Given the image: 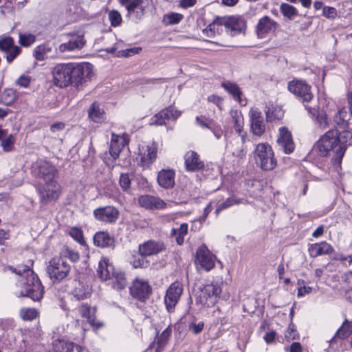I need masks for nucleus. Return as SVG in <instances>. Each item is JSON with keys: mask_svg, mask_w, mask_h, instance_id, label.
<instances>
[{"mask_svg": "<svg viewBox=\"0 0 352 352\" xmlns=\"http://www.w3.org/2000/svg\"><path fill=\"white\" fill-rule=\"evenodd\" d=\"M195 120L197 124L201 126V128L208 129L210 124L214 120L210 119L204 116H199L196 117Z\"/></svg>", "mask_w": 352, "mask_h": 352, "instance_id": "58", "label": "nucleus"}, {"mask_svg": "<svg viewBox=\"0 0 352 352\" xmlns=\"http://www.w3.org/2000/svg\"><path fill=\"white\" fill-rule=\"evenodd\" d=\"M247 134H242L226 144L227 149L230 151L234 156L242 158L245 155L246 151L244 144L246 140Z\"/></svg>", "mask_w": 352, "mask_h": 352, "instance_id": "26", "label": "nucleus"}, {"mask_svg": "<svg viewBox=\"0 0 352 352\" xmlns=\"http://www.w3.org/2000/svg\"><path fill=\"white\" fill-rule=\"evenodd\" d=\"M276 26L277 23L276 21L269 16H265L259 19L256 27V31L259 37H263L270 32L274 30Z\"/></svg>", "mask_w": 352, "mask_h": 352, "instance_id": "28", "label": "nucleus"}, {"mask_svg": "<svg viewBox=\"0 0 352 352\" xmlns=\"http://www.w3.org/2000/svg\"><path fill=\"white\" fill-rule=\"evenodd\" d=\"M91 288L88 285H84L78 281L76 283L73 290V295L77 300H83L89 296Z\"/></svg>", "mask_w": 352, "mask_h": 352, "instance_id": "37", "label": "nucleus"}, {"mask_svg": "<svg viewBox=\"0 0 352 352\" xmlns=\"http://www.w3.org/2000/svg\"><path fill=\"white\" fill-rule=\"evenodd\" d=\"M94 243L96 246L107 248L113 245L114 239L107 232H98L94 236Z\"/></svg>", "mask_w": 352, "mask_h": 352, "instance_id": "32", "label": "nucleus"}, {"mask_svg": "<svg viewBox=\"0 0 352 352\" xmlns=\"http://www.w3.org/2000/svg\"><path fill=\"white\" fill-rule=\"evenodd\" d=\"M250 130L256 136H261L265 131V125L261 112L256 108H252L249 112Z\"/></svg>", "mask_w": 352, "mask_h": 352, "instance_id": "19", "label": "nucleus"}, {"mask_svg": "<svg viewBox=\"0 0 352 352\" xmlns=\"http://www.w3.org/2000/svg\"><path fill=\"white\" fill-rule=\"evenodd\" d=\"M104 110L96 102H94L89 109V116L95 122H100L104 118Z\"/></svg>", "mask_w": 352, "mask_h": 352, "instance_id": "41", "label": "nucleus"}, {"mask_svg": "<svg viewBox=\"0 0 352 352\" xmlns=\"http://www.w3.org/2000/svg\"><path fill=\"white\" fill-rule=\"evenodd\" d=\"M52 51L48 44H42L35 47L34 56L37 60H43L47 58V54Z\"/></svg>", "mask_w": 352, "mask_h": 352, "instance_id": "43", "label": "nucleus"}, {"mask_svg": "<svg viewBox=\"0 0 352 352\" xmlns=\"http://www.w3.org/2000/svg\"><path fill=\"white\" fill-rule=\"evenodd\" d=\"M279 135L277 142L287 154L292 153L294 150V143L291 132L285 126H281L278 129Z\"/></svg>", "mask_w": 352, "mask_h": 352, "instance_id": "21", "label": "nucleus"}, {"mask_svg": "<svg viewBox=\"0 0 352 352\" xmlns=\"http://www.w3.org/2000/svg\"><path fill=\"white\" fill-rule=\"evenodd\" d=\"M166 112H167V111H166V109H164L160 111L157 114H155L154 116H153L151 118L150 124L151 125L156 124V125H159V126L166 125V122L168 120H169L168 118V114Z\"/></svg>", "mask_w": 352, "mask_h": 352, "instance_id": "44", "label": "nucleus"}, {"mask_svg": "<svg viewBox=\"0 0 352 352\" xmlns=\"http://www.w3.org/2000/svg\"><path fill=\"white\" fill-rule=\"evenodd\" d=\"M69 235L81 246L87 247L86 240L84 237L83 231L78 227H71L68 230Z\"/></svg>", "mask_w": 352, "mask_h": 352, "instance_id": "40", "label": "nucleus"}, {"mask_svg": "<svg viewBox=\"0 0 352 352\" xmlns=\"http://www.w3.org/2000/svg\"><path fill=\"white\" fill-rule=\"evenodd\" d=\"M183 292L182 284L179 281H175L170 284L166 289L164 296V303L168 312H173L175 306L178 303Z\"/></svg>", "mask_w": 352, "mask_h": 352, "instance_id": "13", "label": "nucleus"}, {"mask_svg": "<svg viewBox=\"0 0 352 352\" xmlns=\"http://www.w3.org/2000/svg\"><path fill=\"white\" fill-rule=\"evenodd\" d=\"M39 200L42 205L45 206L56 201L62 192L60 185L56 179L45 182L36 188Z\"/></svg>", "mask_w": 352, "mask_h": 352, "instance_id": "6", "label": "nucleus"}, {"mask_svg": "<svg viewBox=\"0 0 352 352\" xmlns=\"http://www.w3.org/2000/svg\"><path fill=\"white\" fill-rule=\"evenodd\" d=\"M166 111H167L168 118V120L173 119L176 120L182 114L181 111L174 109L172 107H169L168 108L165 109Z\"/></svg>", "mask_w": 352, "mask_h": 352, "instance_id": "62", "label": "nucleus"}, {"mask_svg": "<svg viewBox=\"0 0 352 352\" xmlns=\"http://www.w3.org/2000/svg\"><path fill=\"white\" fill-rule=\"evenodd\" d=\"M138 203L148 210H161L166 206V204L160 198L152 195H142L138 199Z\"/></svg>", "mask_w": 352, "mask_h": 352, "instance_id": "25", "label": "nucleus"}, {"mask_svg": "<svg viewBox=\"0 0 352 352\" xmlns=\"http://www.w3.org/2000/svg\"><path fill=\"white\" fill-rule=\"evenodd\" d=\"M93 214L95 219L100 222L113 223L118 219L120 212L114 206H107L95 209Z\"/></svg>", "mask_w": 352, "mask_h": 352, "instance_id": "16", "label": "nucleus"}, {"mask_svg": "<svg viewBox=\"0 0 352 352\" xmlns=\"http://www.w3.org/2000/svg\"><path fill=\"white\" fill-rule=\"evenodd\" d=\"M96 271L101 280L113 279V286L118 290L125 288L127 285L125 274L122 272L116 271L107 258H102L99 261Z\"/></svg>", "mask_w": 352, "mask_h": 352, "instance_id": "3", "label": "nucleus"}, {"mask_svg": "<svg viewBox=\"0 0 352 352\" xmlns=\"http://www.w3.org/2000/svg\"><path fill=\"white\" fill-rule=\"evenodd\" d=\"M15 138L13 135L10 134L3 140H1V146L5 152H10L14 148Z\"/></svg>", "mask_w": 352, "mask_h": 352, "instance_id": "49", "label": "nucleus"}, {"mask_svg": "<svg viewBox=\"0 0 352 352\" xmlns=\"http://www.w3.org/2000/svg\"><path fill=\"white\" fill-rule=\"evenodd\" d=\"M32 173L45 182L55 179L57 169L48 161L38 160L32 166Z\"/></svg>", "mask_w": 352, "mask_h": 352, "instance_id": "10", "label": "nucleus"}, {"mask_svg": "<svg viewBox=\"0 0 352 352\" xmlns=\"http://www.w3.org/2000/svg\"><path fill=\"white\" fill-rule=\"evenodd\" d=\"M254 160L256 164L263 170H272L276 166L272 148L267 143L257 144L254 150Z\"/></svg>", "mask_w": 352, "mask_h": 352, "instance_id": "5", "label": "nucleus"}, {"mask_svg": "<svg viewBox=\"0 0 352 352\" xmlns=\"http://www.w3.org/2000/svg\"><path fill=\"white\" fill-rule=\"evenodd\" d=\"M21 48L18 46L13 45L8 52L6 55V60L8 63H10L19 54L21 53Z\"/></svg>", "mask_w": 352, "mask_h": 352, "instance_id": "56", "label": "nucleus"}, {"mask_svg": "<svg viewBox=\"0 0 352 352\" xmlns=\"http://www.w3.org/2000/svg\"><path fill=\"white\" fill-rule=\"evenodd\" d=\"M164 243L160 240H148L139 245L138 251L142 256L157 255L165 250Z\"/></svg>", "mask_w": 352, "mask_h": 352, "instance_id": "17", "label": "nucleus"}, {"mask_svg": "<svg viewBox=\"0 0 352 352\" xmlns=\"http://www.w3.org/2000/svg\"><path fill=\"white\" fill-rule=\"evenodd\" d=\"M85 43L83 36L74 35L67 42L59 45L57 50L60 53L80 50L84 47Z\"/></svg>", "mask_w": 352, "mask_h": 352, "instance_id": "23", "label": "nucleus"}, {"mask_svg": "<svg viewBox=\"0 0 352 352\" xmlns=\"http://www.w3.org/2000/svg\"><path fill=\"white\" fill-rule=\"evenodd\" d=\"M351 144H352V140L341 138L338 129H331L316 142L314 147L323 156H327L331 151L335 152L333 160L336 164L339 165L346 151V146Z\"/></svg>", "mask_w": 352, "mask_h": 352, "instance_id": "1", "label": "nucleus"}, {"mask_svg": "<svg viewBox=\"0 0 352 352\" xmlns=\"http://www.w3.org/2000/svg\"><path fill=\"white\" fill-rule=\"evenodd\" d=\"M175 171L172 169H163L158 173L157 182L164 188H173L175 184Z\"/></svg>", "mask_w": 352, "mask_h": 352, "instance_id": "30", "label": "nucleus"}, {"mask_svg": "<svg viewBox=\"0 0 352 352\" xmlns=\"http://www.w3.org/2000/svg\"><path fill=\"white\" fill-rule=\"evenodd\" d=\"M208 129L213 133L217 140L220 139L223 134V131L221 129V125L217 124L214 120H213L210 124Z\"/></svg>", "mask_w": 352, "mask_h": 352, "instance_id": "55", "label": "nucleus"}, {"mask_svg": "<svg viewBox=\"0 0 352 352\" xmlns=\"http://www.w3.org/2000/svg\"><path fill=\"white\" fill-rule=\"evenodd\" d=\"M188 226L183 223L178 228H173L170 231V236L175 237L177 244L181 245L184 242V237L188 233Z\"/></svg>", "mask_w": 352, "mask_h": 352, "instance_id": "36", "label": "nucleus"}, {"mask_svg": "<svg viewBox=\"0 0 352 352\" xmlns=\"http://www.w3.org/2000/svg\"><path fill=\"white\" fill-rule=\"evenodd\" d=\"M333 251L332 246L327 242L315 243L309 247V255L314 257L323 254H329Z\"/></svg>", "mask_w": 352, "mask_h": 352, "instance_id": "33", "label": "nucleus"}, {"mask_svg": "<svg viewBox=\"0 0 352 352\" xmlns=\"http://www.w3.org/2000/svg\"><path fill=\"white\" fill-rule=\"evenodd\" d=\"M60 256H63L65 259L69 258L74 263L78 261L80 259L79 253L68 246H65L63 248Z\"/></svg>", "mask_w": 352, "mask_h": 352, "instance_id": "45", "label": "nucleus"}, {"mask_svg": "<svg viewBox=\"0 0 352 352\" xmlns=\"http://www.w3.org/2000/svg\"><path fill=\"white\" fill-rule=\"evenodd\" d=\"M215 256L213 255L205 244L200 245L195 255V262L206 271L214 267Z\"/></svg>", "mask_w": 352, "mask_h": 352, "instance_id": "15", "label": "nucleus"}, {"mask_svg": "<svg viewBox=\"0 0 352 352\" xmlns=\"http://www.w3.org/2000/svg\"><path fill=\"white\" fill-rule=\"evenodd\" d=\"M109 20L113 27H117L122 23V16L120 13L116 10L109 12Z\"/></svg>", "mask_w": 352, "mask_h": 352, "instance_id": "54", "label": "nucleus"}, {"mask_svg": "<svg viewBox=\"0 0 352 352\" xmlns=\"http://www.w3.org/2000/svg\"><path fill=\"white\" fill-rule=\"evenodd\" d=\"M266 119L268 122L280 120L284 116V111L279 106H272L265 111Z\"/></svg>", "mask_w": 352, "mask_h": 352, "instance_id": "39", "label": "nucleus"}, {"mask_svg": "<svg viewBox=\"0 0 352 352\" xmlns=\"http://www.w3.org/2000/svg\"><path fill=\"white\" fill-rule=\"evenodd\" d=\"M72 83L78 87L91 79L94 76V67L91 63H73Z\"/></svg>", "mask_w": 352, "mask_h": 352, "instance_id": "11", "label": "nucleus"}, {"mask_svg": "<svg viewBox=\"0 0 352 352\" xmlns=\"http://www.w3.org/2000/svg\"><path fill=\"white\" fill-rule=\"evenodd\" d=\"M157 144L154 142L146 146V149L141 153L140 166L144 168L149 167L156 160Z\"/></svg>", "mask_w": 352, "mask_h": 352, "instance_id": "27", "label": "nucleus"}, {"mask_svg": "<svg viewBox=\"0 0 352 352\" xmlns=\"http://www.w3.org/2000/svg\"><path fill=\"white\" fill-rule=\"evenodd\" d=\"M19 43L24 47H28L33 44L36 41L35 35L30 33H20L19 35Z\"/></svg>", "mask_w": 352, "mask_h": 352, "instance_id": "50", "label": "nucleus"}, {"mask_svg": "<svg viewBox=\"0 0 352 352\" xmlns=\"http://www.w3.org/2000/svg\"><path fill=\"white\" fill-rule=\"evenodd\" d=\"M128 137L126 134L117 135L114 132L111 133L109 153L114 160L118 157L120 151L128 143Z\"/></svg>", "mask_w": 352, "mask_h": 352, "instance_id": "22", "label": "nucleus"}, {"mask_svg": "<svg viewBox=\"0 0 352 352\" xmlns=\"http://www.w3.org/2000/svg\"><path fill=\"white\" fill-rule=\"evenodd\" d=\"M220 26H221V25L219 23V19H218L203 30V34L209 38L213 37L215 35V31H218Z\"/></svg>", "mask_w": 352, "mask_h": 352, "instance_id": "52", "label": "nucleus"}, {"mask_svg": "<svg viewBox=\"0 0 352 352\" xmlns=\"http://www.w3.org/2000/svg\"><path fill=\"white\" fill-rule=\"evenodd\" d=\"M78 311L82 318H85L88 323L94 330H98L103 327V322L97 320L96 316V309H91L87 304H82L78 308Z\"/></svg>", "mask_w": 352, "mask_h": 352, "instance_id": "20", "label": "nucleus"}, {"mask_svg": "<svg viewBox=\"0 0 352 352\" xmlns=\"http://www.w3.org/2000/svg\"><path fill=\"white\" fill-rule=\"evenodd\" d=\"M18 98L17 92L11 88L6 89L1 96V102L7 105H11Z\"/></svg>", "mask_w": 352, "mask_h": 352, "instance_id": "42", "label": "nucleus"}, {"mask_svg": "<svg viewBox=\"0 0 352 352\" xmlns=\"http://www.w3.org/2000/svg\"><path fill=\"white\" fill-rule=\"evenodd\" d=\"M221 86L227 92L232 96L235 100H237L240 103L241 102L242 91L238 85L230 81H226L222 82Z\"/></svg>", "mask_w": 352, "mask_h": 352, "instance_id": "35", "label": "nucleus"}, {"mask_svg": "<svg viewBox=\"0 0 352 352\" xmlns=\"http://www.w3.org/2000/svg\"><path fill=\"white\" fill-rule=\"evenodd\" d=\"M170 333H171V329L169 328H166V329H164L162 331V333H161V335L159 338V340H158L160 346L164 345L165 344L166 341L167 340L168 337L170 336Z\"/></svg>", "mask_w": 352, "mask_h": 352, "instance_id": "64", "label": "nucleus"}, {"mask_svg": "<svg viewBox=\"0 0 352 352\" xmlns=\"http://www.w3.org/2000/svg\"><path fill=\"white\" fill-rule=\"evenodd\" d=\"M352 333V325L345 320L342 326L337 330L335 336L331 340V343L335 342L337 338L344 340L348 338Z\"/></svg>", "mask_w": 352, "mask_h": 352, "instance_id": "38", "label": "nucleus"}, {"mask_svg": "<svg viewBox=\"0 0 352 352\" xmlns=\"http://www.w3.org/2000/svg\"><path fill=\"white\" fill-rule=\"evenodd\" d=\"M120 185L124 190L130 188L131 179L127 173H122L120 176Z\"/></svg>", "mask_w": 352, "mask_h": 352, "instance_id": "60", "label": "nucleus"}, {"mask_svg": "<svg viewBox=\"0 0 352 352\" xmlns=\"http://www.w3.org/2000/svg\"><path fill=\"white\" fill-rule=\"evenodd\" d=\"M131 294L135 298L144 301L151 294V287L148 282L142 279H135L130 287Z\"/></svg>", "mask_w": 352, "mask_h": 352, "instance_id": "18", "label": "nucleus"}, {"mask_svg": "<svg viewBox=\"0 0 352 352\" xmlns=\"http://www.w3.org/2000/svg\"><path fill=\"white\" fill-rule=\"evenodd\" d=\"M322 15L328 19H334L337 16V10L333 7L324 6L322 10Z\"/></svg>", "mask_w": 352, "mask_h": 352, "instance_id": "61", "label": "nucleus"}, {"mask_svg": "<svg viewBox=\"0 0 352 352\" xmlns=\"http://www.w3.org/2000/svg\"><path fill=\"white\" fill-rule=\"evenodd\" d=\"M70 271V265L63 256L52 258L47 266V273L53 283H60L65 279Z\"/></svg>", "mask_w": 352, "mask_h": 352, "instance_id": "4", "label": "nucleus"}, {"mask_svg": "<svg viewBox=\"0 0 352 352\" xmlns=\"http://www.w3.org/2000/svg\"><path fill=\"white\" fill-rule=\"evenodd\" d=\"M144 256L141 257H134L133 260L131 261V265L135 268H145L148 266V261H145L144 258Z\"/></svg>", "mask_w": 352, "mask_h": 352, "instance_id": "59", "label": "nucleus"}, {"mask_svg": "<svg viewBox=\"0 0 352 352\" xmlns=\"http://www.w3.org/2000/svg\"><path fill=\"white\" fill-rule=\"evenodd\" d=\"M37 315L38 312L34 308H23L20 310V316L23 320H32Z\"/></svg>", "mask_w": 352, "mask_h": 352, "instance_id": "48", "label": "nucleus"}, {"mask_svg": "<svg viewBox=\"0 0 352 352\" xmlns=\"http://www.w3.org/2000/svg\"><path fill=\"white\" fill-rule=\"evenodd\" d=\"M73 63L57 64L53 69L54 84L59 87H66L72 83Z\"/></svg>", "mask_w": 352, "mask_h": 352, "instance_id": "8", "label": "nucleus"}, {"mask_svg": "<svg viewBox=\"0 0 352 352\" xmlns=\"http://www.w3.org/2000/svg\"><path fill=\"white\" fill-rule=\"evenodd\" d=\"M298 336L299 335L295 325L294 324H289L284 334L286 341L289 342L293 340L297 339Z\"/></svg>", "mask_w": 352, "mask_h": 352, "instance_id": "53", "label": "nucleus"}, {"mask_svg": "<svg viewBox=\"0 0 352 352\" xmlns=\"http://www.w3.org/2000/svg\"><path fill=\"white\" fill-rule=\"evenodd\" d=\"M14 45V40L11 37H6L0 40V50L8 52Z\"/></svg>", "mask_w": 352, "mask_h": 352, "instance_id": "57", "label": "nucleus"}, {"mask_svg": "<svg viewBox=\"0 0 352 352\" xmlns=\"http://www.w3.org/2000/svg\"><path fill=\"white\" fill-rule=\"evenodd\" d=\"M341 138L352 140V111L345 107L341 109L334 117Z\"/></svg>", "mask_w": 352, "mask_h": 352, "instance_id": "7", "label": "nucleus"}, {"mask_svg": "<svg viewBox=\"0 0 352 352\" xmlns=\"http://www.w3.org/2000/svg\"><path fill=\"white\" fill-rule=\"evenodd\" d=\"M221 293V287L218 283L206 284L201 290L200 301L207 307H212L217 302Z\"/></svg>", "mask_w": 352, "mask_h": 352, "instance_id": "12", "label": "nucleus"}, {"mask_svg": "<svg viewBox=\"0 0 352 352\" xmlns=\"http://www.w3.org/2000/svg\"><path fill=\"white\" fill-rule=\"evenodd\" d=\"M230 115L232 119V122L234 123V129L238 133V135L246 134V132L243 131L244 120L241 112L237 110L231 111Z\"/></svg>", "mask_w": 352, "mask_h": 352, "instance_id": "34", "label": "nucleus"}, {"mask_svg": "<svg viewBox=\"0 0 352 352\" xmlns=\"http://www.w3.org/2000/svg\"><path fill=\"white\" fill-rule=\"evenodd\" d=\"M280 11L284 16L289 19L297 15L296 9L293 6L287 3H282L280 6Z\"/></svg>", "mask_w": 352, "mask_h": 352, "instance_id": "47", "label": "nucleus"}, {"mask_svg": "<svg viewBox=\"0 0 352 352\" xmlns=\"http://www.w3.org/2000/svg\"><path fill=\"white\" fill-rule=\"evenodd\" d=\"M31 81L30 76L21 75L16 80V84L21 87H28Z\"/></svg>", "mask_w": 352, "mask_h": 352, "instance_id": "63", "label": "nucleus"}, {"mask_svg": "<svg viewBox=\"0 0 352 352\" xmlns=\"http://www.w3.org/2000/svg\"><path fill=\"white\" fill-rule=\"evenodd\" d=\"M55 352H81L82 348L78 344L63 340H56L53 343Z\"/></svg>", "mask_w": 352, "mask_h": 352, "instance_id": "31", "label": "nucleus"}, {"mask_svg": "<svg viewBox=\"0 0 352 352\" xmlns=\"http://www.w3.org/2000/svg\"><path fill=\"white\" fill-rule=\"evenodd\" d=\"M288 89L302 98L303 102H307L306 96L308 94V86L305 82L298 80H292L288 83Z\"/></svg>", "mask_w": 352, "mask_h": 352, "instance_id": "29", "label": "nucleus"}, {"mask_svg": "<svg viewBox=\"0 0 352 352\" xmlns=\"http://www.w3.org/2000/svg\"><path fill=\"white\" fill-rule=\"evenodd\" d=\"M245 201L243 199H236L234 197H229L226 201L219 204L216 209V212L218 213L220 211L225 210L230 206L235 204H245Z\"/></svg>", "mask_w": 352, "mask_h": 352, "instance_id": "46", "label": "nucleus"}, {"mask_svg": "<svg viewBox=\"0 0 352 352\" xmlns=\"http://www.w3.org/2000/svg\"><path fill=\"white\" fill-rule=\"evenodd\" d=\"M219 23L223 25L232 36L243 32L246 28V22L241 16H232L219 19Z\"/></svg>", "mask_w": 352, "mask_h": 352, "instance_id": "14", "label": "nucleus"}, {"mask_svg": "<svg viewBox=\"0 0 352 352\" xmlns=\"http://www.w3.org/2000/svg\"><path fill=\"white\" fill-rule=\"evenodd\" d=\"M185 166L188 171L195 172L204 168V162L194 151H188L184 155Z\"/></svg>", "mask_w": 352, "mask_h": 352, "instance_id": "24", "label": "nucleus"}, {"mask_svg": "<svg viewBox=\"0 0 352 352\" xmlns=\"http://www.w3.org/2000/svg\"><path fill=\"white\" fill-rule=\"evenodd\" d=\"M152 0H133L126 5V16L133 21L138 23L151 7Z\"/></svg>", "mask_w": 352, "mask_h": 352, "instance_id": "9", "label": "nucleus"}, {"mask_svg": "<svg viewBox=\"0 0 352 352\" xmlns=\"http://www.w3.org/2000/svg\"><path fill=\"white\" fill-rule=\"evenodd\" d=\"M9 269L21 276L17 283L21 287L19 296H28L34 301H38L43 298V287L37 274L29 265H22L17 268L10 266Z\"/></svg>", "mask_w": 352, "mask_h": 352, "instance_id": "2", "label": "nucleus"}, {"mask_svg": "<svg viewBox=\"0 0 352 352\" xmlns=\"http://www.w3.org/2000/svg\"><path fill=\"white\" fill-rule=\"evenodd\" d=\"M182 19L183 15L182 14L173 12L164 15L163 21L166 25H173L179 23Z\"/></svg>", "mask_w": 352, "mask_h": 352, "instance_id": "51", "label": "nucleus"}]
</instances>
